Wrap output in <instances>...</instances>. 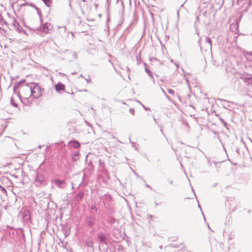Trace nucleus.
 I'll return each instance as SVG.
<instances>
[{
    "label": "nucleus",
    "instance_id": "nucleus-47",
    "mask_svg": "<svg viewBox=\"0 0 252 252\" xmlns=\"http://www.w3.org/2000/svg\"><path fill=\"white\" fill-rule=\"evenodd\" d=\"M154 121H155V122L156 123V119H155V118H154Z\"/></svg>",
    "mask_w": 252,
    "mask_h": 252
},
{
    "label": "nucleus",
    "instance_id": "nucleus-19",
    "mask_svg": "<svg viewBox=\"0 0 252 252\" xmlns=\"http://www.w3.org/2000/svg\"><path fill=\"white\" fill-rule=\"evenodd\" d=\"M167 91H168V93H169L170 94H172V95L174 94V93H175L174 91L172 89H168Z\"/></svg>",
    "mask_w": 252,
    "mask_h": 252
},
{
    "label": "nucleus",
    "instance_id": "nucleus-5",
    "mask_svg": "<svg viewBox=\"0 0 252 252\" xmlns=\"http://www.w3.org/2000/svg\"><path fill=\"white\" fill-rule=\"evenodd\" d=\"M95 220L94 217H90L88 218L86 220L87 226L89 227H92L95 223Z\"/></svg>",
    "mask_w": 252,
    "mask_h": 252
},
{
    "label": "nucleus",
    "instance_id": "nucleus-24",
    "mask_svg": "<svg viewBox=\"0 0 252 252\" xmlns=\"http://www.w3.org/2000/svg\"><path fill=\"white\" fill-rule=\"evenodd\" d=\"M195 31H196V32L197 34L198 35H199V31H198V28H197V26H196L195 25Z\"/></svg>",
    "mask_w": 252,
    "mask_h": 252
},
{
    "label": "nucleus",
    "instance_id": "nucleus-51",
    "mask_svg": "<svg viewBox=\"0 0 252 252\" xmlns=\"http://www.w3.org/2000/svg\"><path fill=\"white\" fill-rule=\"evenodd\" d=\"M17 30H19V31H20V29L17 28Z\"/></svg>",
    "mask_w": 252,
    "mask_h": 252
},
{
    "label": "nucleus",
    "instance_id": "nucleus-17",
    "mask_svg": "<svg viewBox=\"0 0 252 252\" xmlns=\"http://www.w3.org/2000/svg\"><path fill=\"white\" fill-rule=\"evenodd\" d=\"M145 71L149 74L150 76H151L153 79H154L151 71L146 67L145 68ZM153 82H155L154 79H153Z\"/></svg>",
    "mask_w": 252,
    "mask_h": 252
},
{
    "label": "nucleus",
    "instance_id": "nucleus-14",
    "mask_svg": "<svg viewBox=\"0 0 252 252\" xmlns=\"http://www.w3.org/2000/svg\"><path fill=\"white\" fill-rule=\"evenodd\" d=\"M42 1L44 2V3L47 6H50L51 4L52 3V0H42Z\"/></svg>",
    "mask_w": 252,
    "mask_h": 252
},
{
    "label": "nucleus",
    "instance_id": "nucleus-37",
    "mask_svg": "<svg viewBox=\"0 0 252 252\" xmlns=\"http://www.w3.org/2000/svg\"><path fill=\"white\" fill-rule=\"evenodd\" d=\"M126 69H127V70L128 71H129V68H128V67H126Z\"/></svg>",
    "mask_w": 252,
    "mask_h": 252
},
{
    "label": "nucleus",
    "instance_id": "nucleus-8",
    "mask_svg": "<svg viewBox=\"0 0 252 252\" xmlns=\"http://www.w3.org/2000/svg\"><path fill=\"white\" fill-rule=\"evenodd\" d=\"M205 44H206V47L207 48V49L206 50L212 49V44L211 38L210 37H206Z\"/></svg>",
    "mask_w": 252,
    "mask_h": 252
},
{
    "label": "nucleus",
    "instance_id": "nucleus-4",
    "mask_svg": "<svg viewBox=\"0 0 252 252\" xmlns=\"http://www.w3.org/2000/svg\"><path fill=\"white\" fill-rule=\"evenodd\" d=\"M18 96L21 99V102L24 104L25 105H30L32 103V96H30L28 97H24L23 98H21V96L19 94Z\"/></svg>",
    "mask_w": 252,
    "mask_h": 252
},
{
    "label": "nucleus",
    "instance_id": "nucleus-12",
    "mask_svg": "<svg viewBox=\"0 0 252 252\" xmlns=\"http://www.w3.org/2000/svg\"><path fill=\"white\" fill-rule=\"evenodd\" d=\"M30 219V215L28 212L26 213L23 215V219L25 221H28Z\"/></svg>",
    "mask_w": 252,
    "mask_h": 252
},
{
    "label": "nucleus",
    "instance_id": "nucleus-13",
    "mask_svg": "<svg viewBox=\"0 0 252 252\" xmlns=\"http://www.w3.org/2000/svg\"><path fill=\"white\" fill-rule=\"evenodd\" d=\"M25 81V80H22L18 82H17L15 85L13 87V90L14 91L15 90V89H16V88H17L20 85H21L22 83H23V82H24Z\"/></svg>",
    "mask_w": 252,
    "mask_h": 252
},
{
    "label": "nucleus",
    "instance_id": "nucleus-16",
    "mask_svg": "<svg viewBox=\"0 0 252 252\" xmlns=\"http://www.w3.org/2000/svg\"><path fill=\"white\" fill-rule=\"evenodd\" d=\"M91 210H92V213L94 214V213H96L97 212V209L94 205H92L91 207Z\"/></svg>",
    "mask_w": 252,
    "mask_h": 252
},
{
    "label": "nucleus",
    "instance_id": "nucleus-52",
    "mask_svg": "<svg viewBox=\"0 0 252 252\" xmlns=\"http://www.w3.org/2000/svg\"><path fill=\"white\" fill-rule=\"evenodd\" d=\"M198 207H200V208H201V207H200V205H199V204L198 205Z\"/></svg>",
    "mask_w": 252,
    "mask_h": 252
},
{
    "label": "nucleus",
    "instance_id": "nucleus-44",
    "mask_svg": "<svg viewBox=\"0 0 252 252\" xmlns=\"http://www.w3.org/2000/svg\"><path fill=\"white\" fill-rule=\"evenodd\" d=\"M72 74H76V72H73L72 73Z\"/></svg>",
    "mask_w": 252,
    "mask_h": 252
},
{
    "label": "nucleus",
    "instance_id": "nucleus-35",
    "mask_svg": "<svg viewBox=\"0 0 252 252\" xmlns=\"http://www.w3.org/2000/svg\"><path fill=\"white\" fill-rule=\"evenodd\" d=\"M172 247H174V248H177V246H176V245H174V244L172 245Z\"/></svg>",
    "mask_w": 252,
    "mask_h": 252
},
{
    "label": "nucleus",
    "instance_id": "nucleus-22",
    "mask_svg": "<svg viewBox=\"0 0 252 252\" xmlns=\"http://www.w3.org/2000/svg\"><path fill=\"white\" fill-rule=\"evenodd\" d=\"M129 112L132 115H134V109L133 108H130L129 110Z\"/></svg>",
    "mask_w": 252,
    "mask_h": 252
},
{
    "label": "nucleus",
    "instance_id": "nucleus-9",
    "mask_svg": "<svg viewBox=\"0 0 252 252\" xmlns=\"http://www.w3.org/2000/svg\"><path fill=\"white\" fill-rule=\"evenodd\" d=\"M64 88L65 86L61 83H59L55 85L56 90L58 92H59L63 90L64 89Z\"/></svg>",
    "mask_w": 252,
    "mask_h": 252
},
{
    "label": "nucleus",
    "instance_id": "nucleus-27",
    "mask_svg": "<svg viewBox=\"0 0 252 252\" xmlns=\"http://www.w3.org/2000/svg\"><path fill=\"white\" fill-rule=\"evenodd\" d=\"M219 120L220 121L221 123H223V122L224 121V120L221 117H219Z\"/></svg>",
    "mask_w": 252,
    "mask_h": 252
},
{
    "label": "nucleus",
    "instance_id": "nucleus-46",
    "mask_svg": "<svg viewBox=\"0 0 252 252\" xmlns=\"http://www.w3.org/2000/svg\"><path fill=\"white\" fill-rule=\"evenodd\" d=\"M162 90L164 94H165V93L164 91L163 90H162Z\"/></svg>",
    "mask_w": 252,
    "mask_h": 252
},
{
    "label": "nucleus",
    "instance_id": "nucleus-45",
    "mask_svg": "<svg viewBox=\"0 0 252 252\" xmlns=\"http://www.w3.org/2000/svg\"><path fill=\"white\" fill-rule=\"evenodd\" d=\"M166 97L169 98V96L167 94H166Z\"/></svg>",
    "mask_w": 252,
    "mask_h": 252
},
{
    "label": "nucleus",
    "instance_id": "nucleus-53",
    "mask_svg": "<svg viewBox=\"0 0 252 252\" xmlns=\"http://www.w3.org/2000/svg\"><path fill=\"white\" fill-rule=\"evenodd\" d=\"M1 29V28L0 27V30Z\"/></svg>",
    "mask_w": 252,
    "mask_h": 252
},
{
    "label": "nucleus",
    "instance_id": "nucleus-18",
    "mask_svg": "<svg viewBox=\"0 0 252 252\" xmlns=\"http://www.w3.org/2000/svg\"><path fill=\"white\" fill-rule=\"evenodd\" d=\"M10 101H11V104L12 106H13L14 107H17V104L16 103L14 100H13V97H11V99H10Z\"/></svg>",
    "mask_w": 252,
    "mask_h": 252
},
{
    "label": "nucleus",
    "instance_id": "nucleus-34",
    "mask_svg": "<svg viewBox=\"0 0 252 252\" xmlns=\"http://www.w3.org/2000/svg\"><path fill=\"white\" fill-rule=\"evenodd\" d=\"M87 245H88V246H92L93 244H92V243H91V244H89V243H88V244H87Z\"/></svg>",
    "mask_w": 252,
    "mask_h": 252
},
{
    "label": "nucleus",
    "instance_id": "nucleus-25",
    "mask_svg": "<svg viewBox=\"0 0 252 252\" xmlns=\"http://www.w3.org/2000/svg\"><path fill=\"white\" fill-rule=\"evenodd\" d=\"M143 108H144V109H145L146 110H148V111H150V109L148 107H145L144 105L142 104Z\"/></svg>",
    "mask_w": 252,
    "mask_h": 252
},
{
    "label": "nucleus",
    "instance_id": "nucleus-23",
    "mask_svg": "<svg viewBox=\"0 0 252 252\" xmlns=\"http://www.w3.org/2000/svg\"><path fill=\"white\" fill-rule=\"evenodd\" d=\"M222 123L223 124V125L225 127H226L227 129L228 128L227 124L225 121H224L223 123Z\"/></svg>",
    "mask_w": 252,
    "mask_h": 252
},
{
    "label": "nucleus",
    "instance_id": "nucleus-41",
    "mask_svg": "<svg viewBox=\"0 0 252 252\" xmlns=\"http://www.w3.org/2000/svg\"><path fill=\"white\" fill-rule=\"evenodd\" d=\"M84 178H85V177H84H84H83V179H82V182H83V180H84Z\"/></svg>",
    "mask_w": 252,
    "mask_h": 252
},
{
    "label": "nucleus",
    "instance_id": "nucleus-20",
    "mask_svg": "<svg viewBox=\"0 0 252 252\" xmlns=\"http://www.w3.org/2000/svg\"><path fill=\"white\" fill-rule=\"evenodd\" d=\"M78 153H75L74 154V155L72 157V158L74 160H76V158L78 157Z\"/></svg>",
    "mask_w": 252,
    "mask_h": 252
},
{
    "label": "nucleus",
    "instance_id": "nucleus-36",
    "mask_svg": "<svg viewBox=\"0 0 252 252\" xmlns=\"http://www.w3.org/2000/svg\"><path fill=\"white\" fill-rule=\"evenodd\" d=\"M249 2L250 4H252V0H249Z\"/></svg>",
    "mask_w": 252,
    "mask_h": 252
},
{
    "label": "nucleus",
    "instance_id": "nucleus-28",
    "mask_svg": "<svg viewBox=\"0 0 252 252\" xmlns=\"http://www.w3.org/2000/svg\"><path fill=\"white\" fill-rule=\"evenodd\" d=\"M17 25V26H19V24L18 23L15 22V23H14V26L15 27H16Z\"/></svg>",
    "mask_w": 252,
    "mask_h": 252
},
{
    "label": "nucleus",
    "instance_id": "nucleus-26",
    "mask_svg": "<svg viewBox=\"0 0 252 252\" xmlns=\"http://www.w3.org/2000/svg\"><path fill=\"white\" fill-rule=\"evenodd\" d=\"M219 100H220L221 101L226 102H228V103L230 102V101H227V100H226L225 99H219Z\"/></svg>",
    "mask_w": 252,
    "mask_h": 252
},
{
    "label": "nucleus",
    "instance_id": "nucleus-38",
    "mask_svg": "<svg viewBox=\"0 0 252 252\" xmlns=\"http://www.w3.org/2000/svg\"><path fill=\"white\" fill-rule=\"evenodd\" d=\"M81 184H82V183H81V184L79 185V186L78 187V188H80V187H81Z\"/></svg>",
    "mask_w": 252,
    "mask_h": 252
},
{
    "label": "nucleus",
    "instance_id": "nucleus-42",
    "mask_svg": "<svg viewBox=\"0 0 252 252\" xmlns=\"http://www.w3.org/2000/svg\"><path fill=\"white\" fill-rule=\"evenodd\" d=\"M162 246H159V248H160V249H162Z\"/></svg>",
    "mask_w": 252,
    "mask_h": 252
},
{
    "label": "nucleus",
    "instance_id": "nucleus-1",
    "mask_svg": "<svg viewBox=\"0 0 252 252\" xmlns=\"http://www.w3.org/2000/svg\"><path fill=\"white\" fill-rule=\"evenodd\" d=\"M53 26L50 23H46L43 24L38 28H33L31 29L34 32L40 35L41 36H44L47 33H50V31L53 29Z\"/></svg>",
    "mask_w": 252,
    "mask_h": 252
},
{
    "label": "nucleus",
    "instance_id": "nucleus-6",
    "mask_svg": "<svg viewBox=\"0 0 252 252\" xmlns=\"http://www.w3.org/2000/svg\"><path fill=\"white\" fill-rule=\"evenodd\" d=\"M44 181V177L42 174L40 173H37L35 178V182L38 183L39 185L42 184Z\"/></svg>",
    "mask_w": 252,
    "mask_h": 252
},
{
    "label": "nucleus",
    "instance_id": "nucleus-40",
    "mask_svg": "<svg viewBox=\"0 0 252 252\" xmlns=\"http://www.w3.org/2000/svg\"><path fill=\"white\" fill-rule=\"evenodd\" d=\"M3 23H4V24H6V22H5L3 20Z\"/></svg>",
    "mask_w": 252,
    "mask_h": 252
},
{
    "label": "nucleus",
    "instance_id": "nucleus-21",
    "mask_svg": "<svg viewBox=\"0 0 252 252\" xmlns=\"http://www.w3.org/2000/svg\"><path fill=\"white\" fill-rule=\"evenodd\" d=\"M110 221L111 223H113L116 221V219L114 217H112Z\"/></svg>",
    "mask_w": 252,
    "mask_h": 252
},
{
    "label": "nucleus",
    "instance_id": "nucleus-32",
    "mask_svg": "<svg viewBox=\"0 0 252 252\" xmlns=\"http://www.w3.org/2000/svg\"><path fill=\"white\" fill-rule=\"evenodd\" d=\"M160 130L161 132L162 133V134H163L164 136H165V135H164V133H163V130H162V128H160Z\"/></svg>",
    "mask_w": 252,
    "mask_h": 252
},
{
    "label": "nucleus",
    "instance_id": "nucleus-3",
    "mask_svg": "<svg viewBox=\"0 0 252 252\" xmlns=\"http://www.w3.org/2000/svg\"><path fill=\"white\" fill-rule=\"evenodd\" d=\"M97 238H98L100 245H106L107 246V238L103 232H100L97 234Z\"/></svg>",
    "mask_w": 252,
    "mask_h": 252
},
{
    "label": "nucleus",
    "instance_id": "nucleus-2",
    "mask_svg": "<svg viewBox=\"0 0 252 252\" xmlns=\"http://www.w3.org/2000/svg\"><path fill=\"white\" fill-rule=\"evenodd\" d=\"M33 87H27V90L30 92L31 96L36 99L39 98L42 95L41 88L39 86L33 84Z\"/></svg>",
    "mask_w": 252,
    "mask_h": 252
},
{
    "label": "nucleus",
    "instance_id": "nucleus-39",
    "mask_svg": "<svg viewBox=\"0 0 252 252\" xmlns=\"http://www.w3.org/2000/svg\"><path fill=\"white\" fill-rule=\"evenodd\" d=\"M180 246H181V247L182 248H183V247H183V244H181V245H180Z\"/></svg>",
    "mask_w": 252,
    "mask_h": 252
},
{
    "label": "nucleus",
    "instance_id": "nucleus-15",
    "mask_svg": "<svg viewBox=\"0 0 252 252\" xmlns=\"http://www.w3.org/2000/svg\"><path fill=\"white\" fill-rule=\"evenodd\" d=\"M0 190L1 191L2 193L3 194L6 195L7 191H6V189L4 187L1 186V185H0Z\"/></svg>",
    "mask_w": 252,
    "mask_h": 252
},
{
    "label": "nucleus",
    "instance_id": "nucleus-10",
    "mask_svg": "<svg viewBox=\"0 0 252 252\" xmlns=\"http://www.w3.org/2000/svg\"><path fill=\"white\" fill-rule=\"evenodd\" d=\"M55 184L59 187L60 188H64V182L63 181H62L59 179H56L55 180Z\"/></svg>",
    "mask_w": 252,
    "mask_h": 252
},
{
    "label": "nucleus",
    "instance_id": "nucleus-49",
    "mask_svg": "<svg viewBox=\"0 0 252 252\" xmlns=\"http://www.w3.org/2000/svg\"><path fill=\"white\" fill-rule=\"evenodd\" d=\"M17 30H19V31H20V29L17 28Z\"/></svg>",
    "mask_w": 252,
    "mask_h": 252
},
{
    "label": "nucleus",
    "instance_id": "nucleus-33",
    "mask_svg": "<svg viewBox=\"0 0 252 252\" xmlns=\"http://www.w3.org/2000/svg\"><path fill=\"white\" fill-rule=\"evenodd\" d=\"M146 187H147V188H150L151 189V187L149 185H148V184L146 185Z\"/></svg>",
    "mask_w": 252,
    "mask_h": 252
},
{
    "label": "nucleus",
    "instance_id": "nucleus-11",
    "mask_svg": "<svg viewBox=\"0 0 252 252\" xmlns=\"http://www.w3.org/2000/svg\"><path fill=\"white\" fill-rule=\"evenodd\" d=\"M71 142L72 143V146L75 148H79L80 146V143L76 140H73Z\"/></svg>",
    "mask_w": 252,
    "mask_h": 252
},
{
    "label": "nucleus",
    "instance_id": "nucleus-48",
    "mask_svg": "<svg viewBox=\"0 0 252 252\" xmlns=\"http://www.w3.org/2000/svg\"><path fill=\"white\" fill-rule=\"evenodd\" d=\"M208 228H210V226L208 224Z\"/></svg>",
    "mask_w": 252,
    "mask_h": 252
},
{
    "label": "nucleus",
    "instance_id": "nucleus-31",
    "mask_svg": "<svg viewBox=\"0 0 252 252\" xmlns=\"http://www.w3.org/2000/svg\"><path fill=\"white\" fill-rule=\"evenodd\" d=\"M44 163V161L42 162L41 164H40L39 168H38V170L40 168V167L42 165V164Z\"/></svg>",
    "mask_w": 252,
    "mask_h": 252
},
{
    "label": "nucleus",
    "instance_id": "nucleus-30",
    "mask_svg": "<svg viewBox=\"0 0 252 252\" xmlns=\"http://www.w3.org/2000/svg\"><path fill=\"white\" fill-rule=\"evenodd\" d=\"M87 83H90L91 80L89 79H85Z\"/></svg>",
    "mask_w": 252,
    "mask_h": 252
},
{
    "label": "nucleus",
    "instance_id": "nucleus-29",
    "mask_svg": "<svg viewBox=\"0 0 252 252\" xmlns=\"http://www.w3.org/2000/svg\"><path fill=\"white\" fill-rule=\"evenodd\" d=\"M169 183L170 185H172L173 181L172 180H170V181H169Z\"/></svg>",
    "mask_w": 252,
    "mask_h": 252
},
{
    "label": "nucleus",
    "instance_id": "nucleus-7",
    "mask_svg": "<svg viewBox=\"0 0 252 252\" xmlns=\"http://www.w3.org/2000/svg\"><path fill=\"white\" fill-rule=\"evenodd\" d=\"M84 195V192L80 191L76 194L74 196V200L77 202H80L83 199Z\"/></svg>",
    "mask_w": 252,
    "mask_h": 252
},
{
    "label": "nucleus",
    "instance_id": "nucleus-43",
    "mask_svg": "<svg viewBox=\"0 0 252 252\" xmlns=\"http://www.w3.org/2000/svg\"><path fill=\"white\" fill-rule=\"evenodd\" d=\"M247 79H248V80H251V78H247Z\"/></svg>",
    "mask_w": 252,
    "mask_h": 252
},
{
    "label": "nucleus",
    "instance_id": "nucleus-50",
    "mask_svg": "<svg viewBox=\"0 0 252 252\" xmlns=\"http://www.w3.org/2000/svg\"><path fill=\"white\" fill-rule=\"evenodd\" d=\"M17 30H19V31H20V29L17 28Z\"/></svg>",
    "mask_w": 252,
    "mask_h": 252
}]
</instances>
